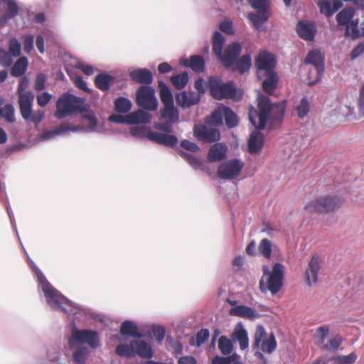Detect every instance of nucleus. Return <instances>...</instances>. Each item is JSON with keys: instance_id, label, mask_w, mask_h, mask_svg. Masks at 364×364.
I'll return each instance as SVG.
<instances>
[{"instance_id": "nucleus-1", "label": "nucleus", "mask_w": 364, "mask_h": 364, "mask_svg": "<svg viewBox=\"0 0 364 364\" xmlns=\"http://www.w3.org/2000/svg\"><path fill=\"white\" fill-rule=\"evenodd\" d=\"M257 107L258 111L251 107L249 112L250 121L257 129L251 133L248 140V151L251 154L259 153L263 148L264 138L259 131L264 129L267 123L269 129H272L283 121L286 102L272 104L269 97L259 95Z\"/></svg>"}, {"instance_id": "nucleus-2", "label": "nucleus", "mask_w": 364, "mask_h": 364, "mask_svg": "<svg viewBox=\"0 0 364 364\" xmlns=\"http://www.w3.org/2000/svg\"><path fill=\"white\" fill-rule=\"evenodd\" d=\"M85 100L70 93L62 95L56 102L55 117L63 119L66 117L85 112Z\"/></svg>"}, {"instance_id": "nucleus-3", "label": "nucleus", "mask_w": 364, "mask_h": 364, "mask_svg": "<svg viewBox=\"0 0 364 364\" xmlns=\"http://www.w3.org/2000/svg\"><path fill=\"white\" fill-rule=\"evenodd\" d=\"M264 276L259 282V289L262 292L269 290L272 294L279 291L284 281V266L282 263H275L271 272L267 266L263 267Z\"/></svg>"}, {"instance_id": "nucleus-4", "label": "nucleus", "mask_w": 364, "mask_h": 364, "mask_svg": "<svg viewBox=\"0 0 364 364\" xmlns=\"http://www.w3.org/2000/svg\"><path fill=\"white\" fill-rule=\"evenodd\" d=\"M208 88L210 95L215 100L232 99L240 100L242 97L237 96L236 87L232 81L223 82L220 77L210 76L208 78Z\"/></svg>"}, {"instance_id": "nucleus-5", "label": "nucleus", "mask_w": 364, "mask_h": 364, "mask_svg": "<svg viewBox=\"0 0 364 364\" xmlns=\"http://www.w3.org/2000/svg\"><path fill=\"white\" fill-rule=\"evenodd\" d=\"M277 343L273 333L267 335L262 326H257L254 336L252 348L256 350L255 355L257 358L264 361L266 360L262 353H272L275 350Z\"/></svg>"}, {"instance_id": "nucleus-6", "label": "nucleus", "mask_w": 364, "mask_h": 364, "mask_svg": "<svg viewBox=\"0 0 364 364\" xmlns=\"http://www.w3.org/2000/svg\"><path fill=\"white\" fill-rule=\"evenodd\" d=\"M343 203L338 196H324L309 202L304 207L309 213H327L339 208Z\"/></svg>"}, {"instance_id": "nucleus-7", "label": "nucleus", "mask_w": 364, "mask_h": 364, "mask_svg": "<svg viewBox=\"0 0 364 364\" xmlns=\"http://www.w3.org/2000/svg\"><path fill=\"white\" fill-rule=\"evenodd\" d=\"M164 107L160 110L159 122L155 123L154 127L160 131L171 133L173 131V124L179 120V112L175 107L174 103L163 105Z\"/></svg>"}, {"instance_id": "nucleus-8", "label": "nucleus", "mask_w": 364, "mask_h": 364, "mask_svg": "<svg viewBox=\"0 0 364 364\" xmlns=\"http://www.w3.org/2000/svg\"><path fill=\"white\" fill-rule=\"evenodd\" d=\"M38 281L41 284L42 290L48 303L51 305L53 304L57 305L63 311L68 312L69 310L64 305L71 306V302L68 301L63 295H61L44 277L41 274L38 276Z\"/></svg>"}, {"instance_id": "nucleus-9", "label": "nucleus", "mask_w": 364, "mask_h": 364, "mask_svg": "<svg viewBox=\"0 0 364 364\" xmlns=\"http://www.w3.org/2000/svg\"><path fill=\"white\" fill-rule=\"evenodd\" d=\"M137 105L148 111H155L158 107L154 90L149 86L141 85L136 93Z\"/></svg>"}, {"instance_id": "nucleus-10", "label": "nucleus", "mask_w": 364, "mask_h": 364, "mask_svg": "<svg viewBox=\"0 0 364 364\" xmlns=\"http://www.w3.org/2000/svg\"><path fill=\"white\" fill-rule=\"evenodd\" d=\"M304 63L306 64H311L314 66L313 69L310 70V75L314 73L315 77L313 80L309 82V85L315 84L319 81L322 77L324 71V56L323 54L318 50H312L307 54Z\"/></svg>"}, {"instance_id": "nucleus-11", "label": "nucleus", "mask_w": 364, "mask_h": 364, "mask_svg": "<svg viewBox=\"0 0 364 364\" xmlns=\"http://www.w3.org/2000/svg\"><path fill=\"white\" fill-rule=\"evenodd\" d=\"M28 80L27 77H23L18 85L17 93L18 95V105L21 116H28L31 106L33 105L34 95L31 92H26L28 86Z\"/></svg>"}, {"instance_id": "nucleus-12", "label": "nucleus", "mask_w": 364, "mask_h": 364, "mask_svg": "<svg viewBox=\"0 0 364 364\" xmlns=\"http://www.w3.org/2000/svg\"><path fill=\"white\" fill-rule=\"evenodd\" d=\"M75 343H87L95 348L99 346L98 334L91 330H78L74 328L69 341L70 346L72 348Z\"/></svg>"}, {"instance_id": "nucleus-13", "label": "nucleus", "mask_w": 364, "mask_h": 364, "mask_svg": "<svg viewBox=\"0 0 364 364\" xmlns=\"http://www.w3.org/2000/svg\"><path fill=\"white\" fill-rule=\"evenodd\" d=\"M243 167V162L234 159L218 166V176L221 179L232 180L240 175Z\"/></svg>"}, {"instance_id": "nucleus-14", "label": "nucleus", "mask_w": 364, "mask_h": 364, "mask_svg": "<svg viewBox=\"0 0 364 364\" xmlns=\"http://www.w3.org/2000/svg\"><path fill=\"white\" fill-rule=\"evenodd\" d=\"M193 135L198 141L207 144L216 142L220 139L218 129L200 124L194 126Z\"/></svg>"}, {"instance_id": "nucleus-15", "label": "nucleus", "mask_w": 364, "mask_h": 364, "mask_svg": "<svg viewBox=\"0 0 364 364\" xmlns=\"http://www.w3.org/2000/svg\"><path fill=\"white\" fill-rule=\"evenodd\" d=\"M241 50V45L237 42H233L225 48L223 53L221 52L220 56L217 58L225 68H231L235 65Z\"/></svg>"}, {"instance_id": "nucleus-16", "label": "nucleus", "mask_w": 364, "mask_h": 364, "mask_svg": "<svg viewBox=\"0 0 364 364\" xmlns=\"http://www.w3.org/2000/svg\"><path fill=\"white\" fill-rule=\"evenodd\" d=\"M276 63V58L273 54L267 51L260 52L255 59V66L258 70V77H261L262 72L267 73L274 71V68Z\"/></svg>"}, {"instance_id": "nucleus-17", "label": "nucleus", "mask_w": 364, "mask_h": 364, "mask_svg": "<svg viewBox=\"0 0 364 364\" xmlns=\"http://www.w3.org/2000/svg\"><path fill=\"white\" fill-rule=\"evenodd\" d=\"M146 136L150 141H152L159 145L173 147L178 143V138L166 132L160 133L149 130L146 133Z\"/></svg>"}, {"instance_id": "nucleus-18", "label": "nucleus", "mask_w": 364, "mask_h": 364, "mask_svg": "<svg viewBox=\"0 0 364 364\" xmlns=\"http://www.w3.org/2000/svg\"><path fill=\"white\" fill-rule=\"evenodd\" d=\"M321 260L318 256H313L306 270V281L308 285L315 284L318 281V274L321 269Z\"/></svg>"}, {"instance_id": "nucleus-19", "label": "nucleus", "mask_w": 364, "mask_h": 364, "mask_svg": "<svg viewBox=\"0 0 364 364\" xmlns=\"http://www.w3.org/2000/svg\"><path fill=\"white\" fill-rule=\"evenodd\" d=\"M176 100L182 108H188L198 104L200 101V95L195 92L183 91L176 95Z\"/></svg>"}, {"instance_id": "nucleus-20", "label": "nucleus", "mask_w": 364, "mask_h": 364, "mask_svg": "<svg viewBox=\"0 0 364 364\" xmlns=\"http://www.w3.org/2000/svg\"><path fill=\"white\" fill-rule=\"evenodd\" d=\"M231 316L240 317L247 320H255L260 317V314L255 309L245 305H237L230 310Z\"/></svg>"}, {"instance_id": "nucleus-21", "label": "nucleus", "mask_w": 364, "mask_h": 364, "mask_svg": "<svg viewBox=\"0 0 364 364\" xmlns=\"http://www.w3.org/2000/svg\"><path fill=\"white\" fill-rule=\"evenodd\" d=\"M180 63L190 68L196 73H203L205 70V63L203 56L199 55H191L188 58H181Z\"/></svg>"}, {"instance_id": "nucleus-22", "label": "nucleus", "mask_w": 364, "mask_h": 364, "mask_svg": "<svg viewBox=\"0 0 364 364\" xmlns=\"http://www.w3.org/2000/svg\"><path fill=\"white\" fill-rule=\"evenodd\" d=\"M296 31L301 38L311 41L314 39L316 26L312 22L301 21L297 23Z\"/></svg>"}, {"instance_id": "nucleus-23", "label": "nucleus", "mask_w": 364, "mask_h": 364, "mask_svg": "<svg viewBox=\"0 0 364 364\" xmlns=\"http://www.w3.org/2000/svg\"><path fill=\"white\" fill-rule=\"evenodd\" d=\"M227 146L222 143H215L208 151L207 159L210 162H219L226 158Z\"/></svg>"}, {"instance_id": "nucleus-24", "label": "nucleus", "mask_w": 364, "mask_h": 364, "mask_svg": "<svg viewBox=\"0 0 364 364\" xmlns=\"http://www.w3.org/2000/svg\"><path fill=\"white\" fill-rule=\"evenodd\" d=\"M129 76L133 81L142 85H149L153 81L152 73L146 68L134 70Z\"/></svg>"}, {"instance_id": "nucleus-25", "label": "nucleus", "mask_w": 364, "mask_h": 364, "mask_svg": "<svg viewBox=\"0 0 364 364\" xmlns=\"http://www.w3.org/2000/svg\"><path fill=\"white\" fill-rule=\"evenodd\" d=\"M6 6V12L0 16V23H4L8 20L14 18L18 13V6L14 0H0V6Z\"/></svg>"}, {"instance_id": "nucleus-26", "label": "nucleus", "mask_w": 364, "mask_h": 364, "mask_svg": "<svg viewBox=\"0 0 364 364\" xmlns=\"http://www.w3.org/2000/svg\"><path fill=\"white\" fill-rule=\"evenodd\" d=\"M132 346L134 347V355L136 354L143 358H151L153 356V350L150 345L143 341H132Z\"/></svg>"}, {"instance_id": "nucleus-27", "label": "nucleus", "mask_w": 364, "mask_h": 364, "mask_svg": "<svg viewBox=\"0 0 364 364\" xmlns=\"http://www.w3.org/2000/svg\"><path fill=\"white\" fill-rule=\"evenodd\" d=\"M318 5L321 13L327 17H330L342 7L343 4L339 1H333L331 3L330 0H321Z\"/></svg>"}, {"instance_id": "nucleus-28", "label": "nucleus", "mask_w": 364, "mask_h": 364, "mask_svg": "<svg viewBox=\"0 0 364 364\" xmlns=\"http://www.w3.org/2000/svg\"><path fill=\"white\" fill-rule=\"evenodd\" d=\"M265 79L262 82V88L264 91L268 94L272 95L278 83V77L275 71L264 73Z\"/></svg>"}, {"instance_id": "nucleus-29", "label": "nucleus", "mask_w": 364, "mask_h": 364, "mask_svg": "<svg viewBox=\"0 0 364 364\" xmlns=\"http://www.w3.org/2000/svg\"><path fill=\"white\" fill-rule=\"evenodd\" d=\"M257 10V11L255 14L250 13L248 14V18L256 28H259L263 23L267 21L269 14L267 9H260Z\"/></svg>"}, {"instance_id": "nucleus-30", "label": "nucleus", "mask_w": 364, "mask_h": 364, "mask_svg": "<svg viewBox=\"0 0 364 364\" xmlns=\"http://www.w3.org/2000/svg\"><path fill=\"white\" fill-rule=\"evenodd\" d=\"M128 119L129 124L148 123L151 121V115L144 110L138 109L128 114Z\"/></svg>"}, {"instance_id": "nucleus-31", "label": "nucleus", "mask_w": 364, "mask_h": 364, "mask_svg": "<svg viewBox=\"0 0 364 364\" xmlns=\"http://www.w3.org/2000/svg\"><path fill=\"white\" fill-rule=\"evenodd\" d=\"M120 333L123 336H129L134 338L143 337V335L138 332L136 323L131 321H124L122 323Z\"/></svg>"}, {"instance_id": "nucleus-32", "label": "nucleus", "mask_w": 364, "mask_h": 364, "mask_svg": "<svg viewBox=\"0 0 364 364\" xmlns=\"http://www.w3.org/2000/svg\"><path fill=\"white\" fill-rule=\"evenodd\" d=\"M251 57L249 54L243 55L240 59H237L232 68L233 71H237L240 74L248 72L251 68Z\"/></svg>"}, {"instance_id": "nucleus-33", "label": "nucleus", "mask_w": 364, "mask_h": 364, "mask_svg": "<svg viewBox=\"0 0 364 364\" xmlns=\"http://www.w3.org/2000/svg\"><path fill=\"white\" fill-rule=\"evenodd\" d=\"M114 81V77L108 74L102 73L95 77V85L102 91H107L109 89L110 85Z\"/></svg>"}, {"instance_id": "nucleus-34", "label": "nucleus", "mask_w": 364, "mask_h": 364, "mask_svg": "<svg viewBox=\"0 0 364 364\" xmlns=\"http://www.w3.org/2000/svg\"><path fill=\"white\" fill-rule=\"evenodd\" d=\"M159 97L163 105L174 103L173 94L168 86L163 81L158 82Z\"/></svg>"}, {"instance_id": "nucleus-35", "label": "nucleus", "mask_w": 364, "mask_h": 364, "mask_svg": "<svg viewBox=\"0 0 364 364\" xmlns=\"http://www.w3.org/2000/svg\"><path fill=\"white\" fill-rule=\"evenodd\" d=\"M355 14V9L351 7L345 8L336 16V21L339 26H347Z\"/></svg>"}, {"instance_id": "nucleus-36", "label": "nucleus", "mask_w": 364, "mask_h": 364, "mask_svg": "<svg viewBox=\"0 0 364 364\" xmlns=\"http://www.w3.org/2000/svg\"><path fill=\"white\" fill-rule=\"evenodd\" d=\"M225 108L224 105L218 107L207 118L206 122L215 126H221L224 118Z\"/></svg>"}, {"instance_id": "nucleus-37", "label": "nucleus", "mask_w": 364, "mask_h": 364, "mask_svg": "<svg viewBox=\"0 0 364 364\" xmlns=\"http://www.w3.org/2000/svg\"><path fill=\"white\" fill-rule=\"evenodd\" d=\"M232 338L239 342L241 350H245L248 348L249 339L247 333L244 328H236L232 333Z\"/></svg>"}, {"instance_id": "nucleus-38", "label": "nucleus", "mask_w": 364, "mask_h": 364, "mask_svg": "<svg viewBox=\"0 0 364 364\" xmlns=\"http://www.w3.org/2000/svg\"><path fill=\"white\" fill-rule=\"evenodd\" d=\"M27 67V58L26 57H21L11 68V75L14 77L21 76L26 72Z\"/></svg>"}, {"instance_id": "nucleus-39", "label": "nucleus", "mask_w": 364, "mask_h": 364, "mask_svg": "<svg viewBox=\"0 0 364 364\" xmlns=\"http://www.w3.org/2000/svg\"><path fill=\"white\" fill-rule=\"evenodd\" d=\"M330 332L329 325H323L315 329L314 338L318 345L323 344Z\"/></svg>"}, {"instance_id": "nucleus-40", "label": "nucleus", "mask_w": 364, "mask_h": 364, "mask_svg": "<svg viewBox=\"0 0 364 364\" xmlns=\"http://www.w3.org/2000/svg\"><path fill=\"white\" fill-rule=\"evenodd\" d=\"M224 41V36L220 32L215 31L213 37V50L217 57L221 55Z\"/></svg>"}, {"instance_id": "nucleus-41", "label": "nucleus", "mask_w": 364, "mask_h": 364, "mask_svg": "<svg viewBox=\"0 0 364 364\" xmlns=\"http://www.w3.org/2000/svg\"><path fill=\"white\" fill-rule=\"evenodd\" d=\"M272 243L267 239H262L258 245V251L266 259H270L272 256Z\"/></svg>"}, {"instance_id": "nucleus-42", "label": "nucleus", "mask_w": 364, "mask_h": 364, "mask_svg": "<svg viewBox=\"0 0 364 364\" xmlns=\"http://www.w3.org/2000/svg\"><path fill=\"white\" fill-rule=\"evenodd\" d=\"M218 348L222 354L228 355L232 351L233 343L230 339L222 336L218 340Z\"/></svg>"}, {"instance_id": "nucleus-43", "label": "nucleus", "mask_w": 364, "mask_h": 364, "mask_svg": "<svg viewBox=\"0 0 364 364\" xmlns=\"http://www.w3.org/2000/svg\"><path fill=\"white\" fill-rule=\"evenodd\" d=\"M114 108L117 112L126 113L132 108V102L126 97H120L114 102Z\"/></svg>"}, {"instance_id": "nucleus-44", "label": "nucleus", "mask_w": 364, "mask_h": 364, "mask_svg": "<svg viewBox=\"0 0 364 364\" xmlns=\"http://www.w3.org/2000/svg\"><path fill=\"white\" fill-rule=\"evenodd\" d=\"M224 119L225 124L228 128H233L237 126L239 120L237 116L233 111L228 107L225 106Z\"/></svg>"}, {"instance_id": "nucleus-45", "label": "nucleus", "mask_w": 364, "mask_h": 364, "mask_svg": "<svg viewBox=\"0 0 364 364\" xmlns=\"http://www.w3.org/2000/svg\"><path fill=\"white\" fill-rule=\"evenodd\" d=\"M171 82L176 89L181 90L186 87L188 82V73H183L181 74L172 76L171 77Z\"/></svg>"}, {"instance_id": "nucleus-46", "label": "nucleus", "mask_w": 364, "mask_h": 364, "mask_svg": "<svg viewBox=\"0 0 364 364\" xmlns=\"http://www.w3.org/2000/svg\"><path fill=\"white\" fill-rule=\"evenodd\" d=\"M14 112V106L7 104L0 109V116L7 122L13 123L15 121Z\"/></svg>"}, {"instance_id": "nucleus-47", "label": "nucleus", "mask_w": 364, "mask_h": 364, "mask_svg": "<svg viewBox=\"0 0 364 364\" xmlns=\"http://www.w3.org/2000/svg\"><path fill=\"white\" fill-rule=\"evenodd\" d=\"M88 355L86 347H79L73 353V360L78 364H85Z\"/></svg>"}, {"instance_id": "nucleus-48", "label": "nucleus", "mask_w": 364, "mask_h": 364, "mask_svg": "<svg viewBox=\"0 0 364 364\" xmlns=\"http://www.w3.org/2000/svg\"><path fill=\"white\" fill-rule=\"evenodd\" d=\"M116 353L122 357L131 358L134 355V347L132 346V342L130 345L119 344L117 346Z\"/></svg>"}, {"instance_id": "nucleus-49", "label": "nucleus", "mask_w": 364, "mask_h": 364, "mask_svg": "<svg viewBox=\"0 0 364 364\" xmlns=\"http://www.w3.org/2000/svg\"><path fill=\"white\" fill-rule=\"evenodd\" d=\"M343 339L341 336L336 335L329 339L326 344H323L322 349L331 351L337 350L341 345Z\"/></svg>"}, {"instance_id": "nucleus-50", "label": "nucleus", "mask_w": 364, "mask_h": 364, "mask_svg": "<svg viewBox=\"0 0 364 364\" xmlns=\"http://www.w3.org/2000/svg\"><path fill=\"white\" fill-rule=\"evenodd\" d=\"M28 116H21L25 120H29L35 124L40 123L43 117H44V112L41 110H37L33 112H32V106H31L29 109V112L27 114Z\"/></svg>"}, {"instance_id": "nucleus-51", "label": "nucleus", "mask_w": 364, "mask_h": 364, "mask_svg": "<svg viewBox=\"0 0 364 364\" xmlns=\"http://www.w3.org/2000/svg\"><path fill=\"white\" fill-rule=\"evenodd\" d=\"M179 154L181 157H183L193 168H200L201 167V161L198 158L194 156L186 153L185 151H181Z\"/></svg>"}, {"instance_id": "nucleus-52", "label": "nucleus", "mask_w": 364, "mask_h": 364, "mask_svg": "<svg viewBox=\"0 0 364 364\" xmlns=\"http://www.w3.org/2000/svg\"><path fill=\"white\" fill-rule=\"evenodd\" d=\"M357 355L355 353H351L348 355H336L333 358V360L337 364H353L355 362Z\"/></svg>"}, {"instance_id": "nucleus-53", "label": "nucleus", "mask_w": 364, "mask_h": 364, "mask_svg": "<svg viewBox=\"0 0 364 364\" xmlns=\"http://www.w3.org/2000/svg\"><path fill=\"white\" fill-rule=\"evenodd\" d=\"M309 112V103L306 97H303L296 107V113L299 118H304Z\"/></svg>"}, {"instance_id": "nucleus-54", "label": "nucleus", "mask_w": 364, "mask_h": 364, "mask_svg": "<svg viewBox=\"0 0 364 364\" xmlns=\"http://www.w3.org/2000/svg\"><path fill=\"white\" fill-rule=\"evenodd\" d=\"M21 44L16 38H11L9 43V53L15 57H17L21 53Z\"/></svg>"}, {"instance_id": "nucleus-55", "label": "nucleus", "mask_w": 364, "mask_h": 364, "mask_svg": "<svg viewBox=\"0 0 364 364\" xmlns=\"http://www.w3.org/2000/svg\"><path fill=\"white\" fill-rule=\"evenodd\" d=\"M23 50L25 53H29L33 48L34 36L31 34L22 36Z\"/></svg>"}, {"instance_id": "nucleus-56", "label": "nucleus", "mask_w": 364, "mask_h": 364, "mask_svg": "<svg viewBox=\"0 0 364 364\" xmlns=\"http://www.w3.org/2000/svg\"><path fill=\"white\" fill-rule=\"evenodd\" d=\"M11 55L4 49L0 48V64L4 67H9L12 64Z\"/></svg>"}, {"instance_id": "nucleus-57", "label": "nucleus", "mask_w": 364, "mask_h": 364, "mask_svg": "<svg viewBox=\"0 0 364 364\" xmlns=\"http://www.w3.org/2000/svg\"><path fill=\"white\" fill-rule=\"evenodd\" d=\"M151 330L156 341L161 343L164 340L165 336V328L163 326H153Z\"/></svg>"}, {"instance_id": "nucleus-58", "label": "nucleus", "mask_w": 364, "mask_h": 364, "mask_svg": "<svg viewBox=\"0 0 364 364\" xmlns=\"http://www.w3.org/2000/svg\"><path fill=\"white\" fill-rule=\"evenodd\" d=\"M209 336V331L206 328H203L198 331L196 335L197 346H200L201 344L204 343L208 339Z\"/></svg>"}, {"instance_id": "nucleus-59", "label": "nucleus", "mask_w": 364, "mask_h": 364, "mask_svg": "<svg viewBox=\"0 0 364 364\" xmlns=\"http://www.w3.org/2000/svg\"><path fill=\"white\" fill-rule=\"evenodd\" d=\"M181 146L183 149L192 152H198L200 151L199 146L196 143L186 139H184L181 141Z\"/></svg>"}, {"instance_id": "nucleus-60", "label": "nucleus", "mask_w": 364, "mask_h": 364, "mask_svg": "<svg viewBox=\"0 0 364 364\" xmlns=\"http://www.w3.org/2000/svg\"><path fill=\"white\" fill-rule=\"evenodd\" d=\"M219 28L221 31L226 34L232 35L234 33V31L232 28V24L230 21H224L220 23Z\"/></svg>"}, {"instance_id": "nucleus-61", "label": "nucleus", "mask_w": 364, "mask_h": 364, "mask_svg": "<svg viewBox=\"0 0 364 364\" xmlns=\"http://www.w3.org/2000/svg\"><path fill=\"white\" fill-rule=\"evenodd\" d=\"M52 95L48 92H43L37 97V102L40 107L46 106L51 100Z\"/></svg>"}, {"instance_id": "nucleus-62", "label": "nucleus", "mask_w": 364, "mask_h": 364, "mask_svg": "<svg viewBox=\"0 0 364 364\" xmlns=\"http://www.w3.org/2000/svg\"><path fill=\"white\" fill-rule=\"evenodd\" d=\"M46 77L43 74H38L36 77L34 88L36 90L40 91L44 88Z\"/></svg>"}, {"instance_id": "nucleus-63", "label": "nucleus", "mask_w": 364, "mask_h": 364, "mask_svg": "<svg viewBox=\"0 0 364 364\" xmlns=\"http://www.w3.org/2000/svg\"><path fill=\"white\" fill-rule=\"evenodd\" d=\"M232 360V356L220 357L216 355L213 358L212 364H230Z\"/></svg>"}, {"instance_id": "nucleus-64", "label": "nucleus", "mask_w": 364, "mask_h": 364, "mask_svg": "<svg viewBox=\"0 0 364 364\" xmlns=\"http://www.w3.org/2000/svg\"><path fill=\"white\" fill-rule=\"evenodd\" d=\"M358 111L360 116L364 117V85H362L360 90L358 99Z\"/></svg>"}]
</instances>
